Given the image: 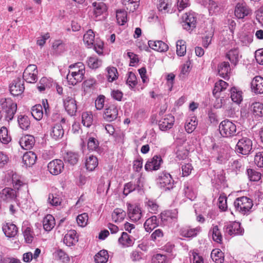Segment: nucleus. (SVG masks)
Returning a JSON list of instances; mask_svg holds the SVG:
<instances>
[{"label":"nucleus","instance_id":"nucleus-58","mask_svg":"<svg viewBox=\"0 0 263 263\" xmlns=\"http://www.w3.org/2000/svg\"><path fill=\"white\" fill-rule=\"evenodd\" d=\"M62 199L56 194H50L48 196V202L52 206L59 205Z\"/></svg>","mask_w":263,"mask_h":263},{"label":"nucleus","instance_id":"nucleus-17","mask_svg":"<svg viewBox=\"0 0 263 263\" xmlns=\"http://www.w3.org/2000/svg\"><path fill=\"white\" fill-rule=\"evenodd\" d=\"M50 135L55 140L61 139L64 135V130L62 125L59 123L53 124L51 126Z\"/></svg>","mask_w":263,"mask_h":263},{"label":"nucleus","instance_id":"nucleus-13","mask_svg":"<svg viewBox=\"0 0 263 263\" xmlns=\"http://www.w3.org/2000/svg\"><path fill=\"white\" fill-rule=\"evenodd\" d=\"M175 122V118L172 115H165L159 121V127L161 130L166 131L172 128Z\"/></svg>","mask_w":263,"mask_h":263},{"label":"nucleus","instance_id":"nucleus-34","mask_svg":"<svg viewBox=\"0 0 263 263\" xmlns=\"http://www.w3.org/2000/svg\"><path fill=\"white\" fill-rule=\"evenodd\" d=\"M158 226L156 216H153L146 219L144 223V227L146 232H151Z\"/></svg>","mask_w":263,"mask_h":263},{"label":"nucleus","instance_id":"nucleus-18","mask_svg":"<svg viewBox=\"0 0 263 263\" xmlns=\"http://www.w3.org/2000/svg\"><path fill=\"white\" fill-rule=\"evenodd\" d=\"M251 90L256 94L263 93V78L256 76L251 82Z\"/></svg>","mask_w":263,"mask_h":263},{"label":"nucleus","instance_id":"nucleus-39","mask_svg":"<svg viewBox=\"0 0 263 263\" xmlns=\"http://www.w3.org/2000/svg\"><path fill=\"white\" fill-rule=\"evenodd\" d=\"M98 165V159L92 155L87 158L85 162L86 168L89 171H93Z\"/></svg>","mask_w":263,"mask_h":263},{"label":"nucleus","instance_id":"nucleus-47","mask_svg":"<svg viewBox=\"0 0 263 263\" xmlns=\"http://www.w3.org/2000/svg\"><path fill=\"white\" fill-rule=\"evenodd\" d=\"M145 204L149 212L155 214L158 211L159 205L155 200L149 199L145 202Z\"/></svg>","mask_w":263,"mask_h":263},{"label":"nucleus","instance_id":"nucleus-32","mask_svg":"<svg viewBox=\"0 0 263 263\" xmlns=\"http://www.w3.org/2000/svg\"><path fill=\"white\" fill-rule=\"evenodd\" d=\"M232 101L237 104H239L242 101V92L236 87H232L230 90Z\"/></svg>","mask_w":263,"mask_h":263},{"label":"nucleus","instance_id":"nucleus-46","mask_svg":"<svg viewBox=\"0 0 263 263\" xmlns=\"http://www.w3.org/2000/svg\"><path fill=\"white\" fill-rule=\"evenodd\" d=\"M203 5L204 6L208 5L209 13L211 15L218 13L220 9L218 4L212 0H205V3H203Z\"/></svg>","mask_w":263,"mask_h":263},{"label":"nucleus","instance_id":"nucleus-26","mask_svg":"<svg viewBox=\"0 0 263 263\" xmlns=\"http://www.w3.org/2000/svg\"><path fill=\"white\" fill-rule=\"evenodd\" d=\"M226 57L229 60L232 64L236 66L241 58V55L238 49L235 48L229 50L226 54Z\"/></svg>","mask_w":263,"mask_h":263},{"label":"nucleus","instance_id":"nucleus-3","mask_svg":"<svg viewBox=\"0 0 263 263\" xmlns=\"http://www.w3.org/2000/svg\"><path fill=\"white\" fill-rule=\"evenodd\" d=\"M236 210L239 213L245 214L252 208V201L249 198L242 196L237 198L234 202Z\"/></svg>","mask_w":263,"mask_h":263},{"label":"nucleus","instance_id":"nucleus-5","mask_svg":"<svg viewBox=\"0 0 263 263\" xmlns=\"http://www.w3.org/2000/svg\"><path fill=\"white\" fill-rule=\"evenodd\" d=\"M197 24V18L193 12H188L182 17L181 24L184 29L187 31H192L195 28Z\"/></svg>","mask_w":263,"mask_h":263},{"label":"nucleus","instance_id":"nucleus-42","mask_svg":"<svg viewBox=\"0 0 263 263\" xmlns=\"http://www.w3.org/2000/svg\"><path fill=\"white\" fill-rule=\"evenodd\" d=\"M140 0H123L122 4L127 10L134 12L138 6Z\"/></svg>","mask_w":263,"mask_h":263},{"label":"nucleus","instance_id":"nucleus-43","mask_svg":"<svg viewBox=\"0 0 263 263\" xmlns=\"http://www.w3.org/2000/svg\"><path fill=\"white\" fill-rule=\"evenodd\" d=\"M32 116L36 120H40L43 117V106L37 104L32 107L31 109Z\"/></svg>","mask_w":263,"mask_h":263},{"label":"nucleus","instance_id":"nucleus-51","mask_svg":"<svg viewBox=\"0 0 263 263\" xmlns=\"http://www.w3.org/2000/svg\"><path fill=\"white\" fill-rule=\"evenodd\" d=\"M198 232L197 229H190L189 228H182L180 229V235L185 237L195 236Z\"/></svg>","mask_w":263,"mask_h":263},{"label":"nucleus","instance_id":"nucleus-27","mask_svg":"<svg viewBox=\"0 0 263 263\" xmlns=\"http://www.w3.org/2000/svg\"><path fill=\"white\" fill-rule=\"evenodd\" d=\"M78 241L77 233L74 230L69 231L64 236L63 242L68 247L75 245Z\"/></svg>","mask_w":263,"mask_h":263},{"label":"nucleus","instance_id":"nucleus-2","mask_svg":"<svg viewBox=\"0 0 263 263\" xmlns=\"http://www.w3.org/2000/svg\"><path fill=\"white\" fill-rule=\"evenodd\" d=\"M220 134L223 137L229 138L236 135V126L229 120H224L219 125Z\"/></svg>","mask_w":263,"mask_h":263},{"label":"nucleus","instance_id":"nucleus-11","mask_svg":"<svg viewBox=\"0 0 263 263\" xmlns=\"http://www.w3.org/2000/svg\"><path fill=\"white\" fill-rule=\"evenodd\" d=\"M118 117V109L114 105H110L105 109L103 113V119L107 122H112Z\"/></svg>","mask_w":263,"mask_h":263},{"label":"nucleus","instance_id":"nucleus-54","mask_svg":"<svg viewBox=\"0 0 263 263\" xmlns=\"http://www.w3.org/2000/svg\"><path fill=\"white\" fill-rule=\"evenodd\" d=\"M116 17L118 23L120 25H123L127 22L126 11L122 10H117Z\"/></svg>","mask_w":263,"mask_h":263},{"label":"nucleus","instance_id":"nucleus-20","mask_svg":"<svg viewBox=\"0 0 263 263\" xmlns=\"http://www.w3.org/2000/svg\"><path fill=\"white\" fill-rule=\"evenodd\" d=\"M177 211L176 210H168L162 212L160 217L164 224L171 222L177 218Z\"/></svg>","mask_w":263,"mask_h":263},{"label":"nucleus","instance_id":"nucleus-4","mask_svg":"<svg viewBox=\"0 0 263 263\" xmlns=\"http://www.w3.org/2000/svg\"><path fill=\"white\" fill-rule=\"evenodd\" d=\"M157 183L159 184L160 187L165 191L172 189L174 187V180L171 175L166 172L159 174Z\"/></svg>","mask_w":263,"mask_h":263},{"label":"nucleus","instance_id":"nucleus-25","mask_svg":"<svg viewBox=\"0 0 263 263\" xmlns=\"http://www.w3.org/2000/svg\"><path fill=\"white\" fill-rule=\"evenodd\" d=\"M148 44L151 48L159 52H165L168 49V45L162 41H149Z\"/></svg>","mask_w":263,"mask_h":263},{"label":"nucleus","instance_id":"nucleus-48","mask_svg":"<svg viewBox=\"0 0 263 263\" xmlns=\"http://www.w3.org/2000/svg\"><path fill=\"white\" fill-rule=\"evenodd\" d=\"M64 159L65 162L74 165L77 163L79 159V156L77 153L69 152L65 154Z\"/></svg>","mask_w":263,"mask_h":263},{"label":"nucleus","instance_id":"nucleus-57","mask_svg":"<svg viewBox=\"0 0 263 263\" xmlns=\"http://www.w3.org/2000/svg\"><path fill=\"white\" fill-rule=\"evenodd\" d=\"M107 74L106 76L109 82H112L117 79L118 71L115 67H108L107 68Z\"/></svg>","mask_w":263,"mask_h":263},{"label":"nucleus","instance_id":"nucleus-64","mask_svg":"<svg viewBox=\"0 0 263 263\" xmlns=\"http://www.w3.org/2000/svg\"><path fill=\"white\" fill-rule=\"evenodd\" d=\"M254 163L260 168H263V152H258L254 157Z\"/></svg>","mask_w":263,"mask_h":263},{"label":"nucleus","instance_id":"nucleus-36","mask_svg":"<svg viewBox=\"0 0 263 263\" xmlns=\"http://www.w3.org/2000/svg\"><path fill=\"white\" fill-rule=\"evenodd\" d=\"M214 30L211 26L207 28V30L205 31V34L203 37L202 40V45L204 47L207 48L211 44L212 39L214 35Z\"/></svg>","mask_w":263,"mask_h":263},{"label":"nucleus","instance_id":"nucleus-22","mask_svg":"<svg viewBox=\"0 0 263 263\" xmlns=\"http://www.w3.org/2000/svg\"><path fill=\"white\" fill-rule=\"evenodd\" d=\"M128 216L131 220L138 221L142 217V212L140 208L136 205L128 206Z\"/></svg>","mask_w":263,"mask_h":263},{"label":"nucleus","instance_id":"nucleus-14","mask_svg":"<svg viewBox=\"0 0 263 263\" xmlns=\"http://www.w3.org/2000/svg\"><path fill=\"white\" fill-rule=\"evenodd\" d=\"M92 5L93 7L94 18L96 21H98L100 20L98 17L107 11V7L105 4L102 2H92Z\"/></svg>","mask_w":263,"mask_h":263},{"label":"nucleus","instance_id":"nucleus-9","mask_svg":"<svg viewBox=\"0 0 263 263\" xmlns=\"http://www.w3.org/2000/svg\"><path fill=\"white\" fill-rule=\"evenodd\" d=\"M10 92L14 96L21 95L24 91V81L20 78L14 79L9 86Z\"/></svg>","mask_w":263,"mask_h":263},{"label":"nucleus","instance_id":"nucleus-41","mask_svg":"<svg viewBox=\"0 0 263 263\" xmlns=\"http://www.w3.org/2000/svg\"><path fill=\"white\" fill-rule=\"evenodd\" d=\"M228 86V84L225 81L220 80L215 84L214 88L213 90V94L215 97H217V94L218 92L225 90Z\"/></svg>","mask_w":263,"mask_h":263},{"label":"nucleus","instance_id":"nucleus-37","mask_svg":"<svg viewBox=\"0 0 263 263\" xmlns=\"http://www.w3.org/2000/svg\"><path fill=\"white\" fill-rule=\"evenodd\" d=\"M83 41L85 45H87L88 48H92L93 46V44L94 43L95 41V34L93 31L89 29L88 30L85 34H84L83 36Z\"/></svg>","mask_w":263,"mask_h":263},{"label":"nucleus","instance_id":"nucleus-7","mask_svg":"<svg viewBox=\"0 0 263 263\" xmlns=\"http://www.w3.org/2000/svg\"><path fill=\"white\" fill-rule=\"evenodd\" d=\"M38 70L37 66L34 64L28 65L23 73V79L29 83H34L37 80Z\"/></svg>","mask_w":263,"mask_h":263},{"label":"nucleus","instance_id":"nucleus-6","mask_svg":"<svg viewBox=\"0 0 263 263\" xmlns=\"http://www.w3.org/2000/svg\"><path fill=\"white\" fill-rule=\"evenodd\" d=\"M252 149V141L247 137L239 139L236 146V152L244 155L249 154Z\"/></svg>","mask_w":263,"mask_h":263},{"label":"nucleus","instance_id":"nucleus-52","mask_svg":"<svg viewBox=\"0 0 263 263\" xmlns=\"http://www.w3.org/2000/svg\"><path fill=\"white\" fill-rule=\"evenodd\" d=\"M176 53L178 56L182 57L186 53L185 42L183 40H178L176 43Z\"/></svg>","mask_w":263,"mask_h":263},{"label":"nucleus","instance_id":"nucleus-1","mask_svg":"<svg viewBox=\"0 0 263 263\" xmlns=\"http://www.w3.org/2000/svg\"><path fill=\"white\" fill-rule=\"evenodd\" d=\"M2 108L5 111L7 121L11 120L17 110V105L10 98H2L0 100Z\"/></svg>","mask_w":263,"mask_h":263},{"label":"nucleus","instance_id":"nucleus-55","mask_svg":"<svg viewBox=\"0 0 263 263\" xmlns=\"http://www.w3.org/2000/svg\"><path fill=\"white\" fill-rule=\"evenodd\" d=\"M11 139L8 135V130L5 127H2L0 129V141L4 144H8Z\"/></svg>","mask_w":263,"mask_h":263},{"label":"nucleus","instance_id":"nucleus-12","mask_svg":"<svg viewBox=\"0 0 263 263\" xmlns=\"http://www.w3.org/2000/svg\"><path fill=\"white\" fill-rule=\"evenodd\" d=\"M64 164L60 159H54L50 161L48 164V170L53 175L60 174L64 168Z\"/></svg>","mask_w":263,"mask_h":263},{"label":"nucleus","instance_id":"nucleus-30","mask_svg":"<svg viewBox=\"0 0 263 263\" xmlns=\"http://www.w3.org/2000/svg\"><path fill=\"white\" fill-rule=\"evenodd\" d=\"M36 159V154L32 151H29L24 154L23 162L27 167H30L35 163Z\"/></svg>","mask_w":263,"mask_h":263},{"label":"nucleus","instance_id":"nucleus-61","mask_svg":"<svg viewBox=\"0 0 263 263\" xmlns=\"http://www.w3.org/2000/svg\"><path fill=\"white\" fill-rule=\"evenodd\" d=\"M247 174L249 178L252 181H257L261 178V174L253 169H248Z\"/></svg>","mask_w":263,"mask_h":263},{"label":"nucleus","instance_id":"nucleus-19","mask_svg":"<svg viewBox=\"0 0 263 263\" xmlns=\"http://www.w3.org/2000/svg\"><path fill=\"white\" fill-rule=\"evenodd\" d=\"M251 13L245 3H238L235 7V15L238 18H243Z\"/></svg>","mask_w":263,"mask_h":263},{"label":"nucleus","instance_id":"nucleus-35","mask_svg":"<svg viewBox=\"0 0 263 263\" xmlns=\"http://www.w3.org/2000/svg\"><path fill=\"white\" fill-rule=\"evenodd\" d=\"M172 7L171 0H159L158 4V9L162 13L170 12Z\"/></svg>","mask_w":263,"mask_h":263},{"label":"nucleus","instance_id":"nucleus-56","mask_svg":"<svg viewBox=\"0 0 263 263\" xmlns=\"http://www.w3.org/2000/svg\"><path fill=\"white\" fill-rule=\"evenodd\" d=\"M98 140L93 137H89L87 140V148L89 151H97L99 149Z\"/></svg>","mask_w":263,"mask_h":263},{"label":"nucleus","instance_id":"nucleus-49","mask_svg":"<svg viewBox=\"0 0 263 263\" xmlns=\"http://www.w3.org/2000/svg\"><path fill=\"white\" fill-rule=\"evenodd\" d=\"M118 241L120 244L124 247H129L133 245V240L126 232H123L121 236L119 237Z\"/></svg>","mask_w":263,"mask_h":263},{"label":"nucleus","instance_id":"nucleus-50","mask_svg":"<svg viewBox=\"0 0 263 263\" xmlns=\"http://www.w3.org/2000/svg\"><path fill=\"white\" fill-rule=\"evenodd\" d=\"M87 63L89 67L92 69H97L102 65L101 60L98 59L97 57L92 56L88 58Z\"/></svg>","mask_w":263,"mask_h":263},{"label":"nucleus","instance_id":"nucleus-23","mask_svg":"<svg viewBox=\"0 0 263 263\" xmlns=\"http://www.w3.org/2000/svg\"><path fill=\"white\" fill-rule=\"evenodd\" d=\"M19 143L22 148L26 150L30 149L33 146L35 139L31 135H25L20 139Z\"/></svg>","mask_w":263,"mask_h":263},{"label":"nucleus","instance_id":"nucleus-60","mask_svg":"<svg viewBox=\"0 0 263 263\" xmlns=\"http://www.w3.org/2000/svg\"><path fill=\"white\" fill-rule=\"evenodd\" d=\"M92 116L88 112H83L82 115V122L85 126L89 127L92 123Z\"/></svg>","mask_w":263,"mask_h":263},{"label":"nucleus","instance_id":"nucleus-63","mask_svg":"<svg viewBox=\"0 0 263 263\" xmlns=\"http://www.w3.org/2000/svg\"><path fill=\"white\" fill-rule=\"evenodd\" d=\"M197 125V122L195 118H192L190 121L187 122L185 125V129L188 133H192Z\"/></svg>","mask_w":263,"mask_h":263},{"label":"nucleus","instance_id":"nucleus-44","mask_svg":"<svg viewBox=\"0 0 263 263\" xmlns=\"http://www.w3.org/2000/svg\"><path fill=\"white\" fill-rule=\"evenodd\" d=\"M96 263H105L108 259V254L106 250L99 251L94 257Z\"/></svg>","mask_w":263,"mask_h":263},{"label":"nucleus","instance_id":"nucleus-29","mask_svg":"<svg viewBox=\"0 0 263 263\" xmlns=\"http://www.w3.org/2000/svg\"><path fill=\"white\" fill-rule=\"evenodd\" d=\"M219 75L226 79L229 77L231 71L230 64L228 62H222L219 63L217 67Z\"/></svg>","mask_w":263,"mask_h":263},{"label":"nucleus","instance_id":"nucleus-62","mask_svg":"<svg viewBox=\"0 0 263 263\" xmlns=\"http://www.w3.org/2000/svg\"><path fill=\"white\" fill-rule=\"evenodd\" d=\"M88 221V216L86 213L80 214L77 216V221L79 226L84 227L87 224Z\"/></svg>","mask_w":263,"mask_h":263},{"label":"nucleus","instance_id":"nucleus-40","mask_svg":"<svg viewBox=\"0 0 263 263\" xmlns=\"http://www.w3.org/2000/svg\"><path fill=\"white\" fill-rule=\"evenodd\" d=\"M18 124L22 129L27 130L30 126V121L28 116L20 115L17 119Z\"/></svg>","mask_w":263,"mask_h":263},{"label":"nucleus","instance_id":"nucleus-28","mask_svg":"<svg viewBox=\"0 0 263 263\" xmlns=\"http://www.w3.org/2000/svg\"><path fill=\"white\" fill-rule=\"evenodd\" d=\"M3 231L8 237H14L17 233V228L12 223H6L3 226Z\"/></svg>","mask_w":263,"mask_h":263},{"label":"nucleus","instance_id":"nucleus-38","mask_svg":"<svg viewBox=\"0 0 263 263\" xmlns=\"http://www.w3.org/2000/svg\"><path fill=\"white\" fill-rule=\"evenodd\" d=\"M111 216L115 222H121L126 216V212L121 209L117 208L114 210Z\"/></svg>","mask_w":263,"mask_h":263},{"label":"nucleus","instance_id":"nucleus-16","mask_svg":"<svg viewBox=\"0 0 263 263\" xmlns=\"http://www.w3.org/2000/svg\"><path fill=\"white\" fill-rule=\"evenodd\" d=\"M162 160L161 157L154 156L148 160L145 165V170L147 171H156L159 169Z\"/></svg>","mask_w":263,"mask_h":263},{"label":"nucleus","instance_id":"nucleus-31","mask_svg":"<svg viewBox=\"0 0 263 263\" xmlns=\"http://www.w3.org/2000/svg\"><path fill=\"white\" fill-rule=\"evenodd\" d=\"M183 191L185 196L188 199L193 200L196 198V194L193 189L191 181L184 183Z\"/></svg>","mask_w":263,"mask_h":263},{"label":"nucleus","instance_id":"nucleus-8","mask_svg":"<svg viewBox=\"0 0 263 263\" xmlns=\"http://www.w3.org/2000/svg\"><path fill=\"white\" fill-rule=\"evenodd\" d=\"M223 230L226 234L232 236L241 235L244 232V230L241 228L240 223L236 221L226 224L223 227Z\"/></svg>","mask_w":263,"mask_h":263},{"label":"nucleus","instance_id":"nucleus-45","mask_svg":"<svg viewBox=\"0 0 263 263\" xmlns=\"http://www.w3.org/2000/svg\"><path fill=\"white\" fill-rule=\"evenodd\" d=\"M211 257L216 263H222L224 260L223 254L219 249H214L211 252Z\"/></svg>","mask_w":263,"mask_h":263},{"label":"nucleus","instance_id":"nucleus-33","mask_svg":"<svg viewBox=\"0 0 263 263\" xmlns=\"http://www.w3.org/2000/svg\"><path fill=\"white\" fill-rule=\"evenodd\" d=\"M43 226L45 231H51L55 226V219L54 217L50 214L46 216L43 220Z\"/></svg>","mask_w":263,"mask_h":263},{"label":"nucleus","instance_id":"nucleus-15","mask_svg":"<svg viewBox=\"0 0 263 263\" xmlns=\"http://www.w3.org/2000/svg\"><path fill=\"white\" fill-rule=\"evenodd\" d=\"M85 71L69 72L67 75V79L69 84L74 85L78 83L81 82L85 74Z\"/></svg>","mask_w":263,"mask_h":263},{"label":"nucleus","instance_id":"nucleus-24","mask_svg":"<svg viewBox=\"0 0 263 263\" xmlns=\"http://www.w3.org/2000/svg\"><path fill=\"white\" fill-rule=\"evenodd\" d=\"M16 197V192L10 187H5L0 192V198L3 201L9 202L14 200Z\"/></svg>","mask_w":263,"mask_h":263},{"label":"nucleus","instance_id":"nucleus-53","mask_svg":"<svg viewBox=\"0 0 263 263\" xmlns=\"http://www.w3.org/2000/svg\"><path fill=\"white\" fill-rule=\"evenodd\" d=\"M211 231L212 233V237L214 241L218 243H221L222 240V236L218 227L217 226H214L212 228Z\"/></svg>","mask_w":263,"mask_h":263},{"label":"nucleus","instance_id":"nucleus-59","mask_svg":"<svg viewBox=\"0 0 263 263\" xmlns=\"http://www.w3.org/2000/svg\"><path fill=\"white\" fill-rule=\"evenodd\" d=\"M126 84L131 88H133L137 84V78L135 74L132 72H128L127 73V78Z\"/></svg>","mask_w":263,"mask_h":263},{"label":"nucleus","instance_id":"nucleus-21","mask_svg":"<svg viewBox=\"0 0 263 263\" xmlns=\"http://www.w3.org/2000/svg\"><path fill=\"white\" fill-rule=\"evenodd\" d=\"M250 109L255 119L258 120L263 117V103L259 102H253L251 104Z\"/></svg>","mask_w":263,"mask_h":263},{"label":"nucleus","instance_id":"nucleus-10","mask_svg":"<svg viewBox=\"0 0 263 263\" xmlns=\"http://www.w3.org/2000/svg\"><path fill=\"white\" fill-rule=\"evenodd\" d=\"M64 108L67 113L70 116L76 114L77 110L76 101L72 97L67 96L63 99Z\"/></svg>","mask_w":263,"mask_h":263}]
</instances>
